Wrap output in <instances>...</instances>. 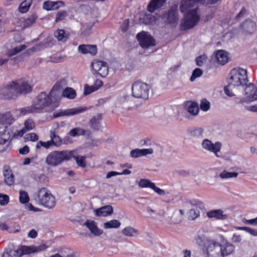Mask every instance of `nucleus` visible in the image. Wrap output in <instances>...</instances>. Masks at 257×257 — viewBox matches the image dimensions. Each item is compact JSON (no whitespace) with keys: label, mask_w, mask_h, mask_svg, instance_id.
Listing matches in <instances>:
<instances>
[{"label":"nucleus","mask_w":257,"mask_h":257,"mask_svg":"<svg viewBox=\"0 0 257 257\" xmlns=\"http://www.w3.org/2000/svg\"><path fill=\"white\" fill-rule=\"evenodd\" d=\"M247 81L245 69L239 67L232 69L229 73L228 85L224 88L225 94L230 97L235 96L242 90Z\"/></svg>","instance_id":"nucleus-1"},{"label":"nucleus","mask_w":257,"mask_h":257,"mask_svg":"<svg viewBox=\"0 0 257 257\" xmlns=\"http://www.w3.org/2000/svg\"><path fill=\"white\" fill-rule=\"evenodd\" d=\"M60 83V82L56 83L49 94L42 92L33 100L32 104L37 112L51 104L53 101L52 98L58 95L59 91L61 90Z\"/></svg>","instance_id":"nucleus-2"},{"label":"nucleus","mask_w":257,"mask_h":257,"mask_svg":"<svg viewBox=\"0 0 257 257\" xmlns=\"http://www.w3.org/2000/svg\"><path fill=\"white\" fill-rule=\"evenodd\" d=\"M73 156V151H54L50 152L45 159L46 164L50 167H57L65 161L70 160Z\"/></svg>","instance_id":"nucleus-3"},{"label":"nucleus","mask_w":257,"mask_h":257,"mask_svg":"<svg viewBox=\"0 0 257 257\" xmlns=\"http://www.w3.org/2000/svg\"><path fill=\"white\" fill-rule=\"evenodd\" d=\"M35 200L39 204L48 209H52L56 205L55 197L47 188L45 187L38 190Z\"/></svg>","instance_id":"nucleus-4"},{"label":"nucleus","mask_w":257,"mask_h":257,"mask_svg":"<svg viewBox=\"0 0 257 257\" xmlns=\"http://www.w3.org/2000/svg\"><path fill=\"white\" fill-rule=\"evenodd\" d=\"M150 88L147 83L141 81L135 82L132 86V95L134 97L146 100L148 98Z\"/></svg>","instance_id":"nucleus-5"},{"label":"nucleus","mask_w":257,"mask_h":257,"mask_svg":"<svg viewBox=\"0 0 257 257\" xmlns=\"http://www.w3.org/2000/svg\"><path fill=\"white\" fill-rule=\"evenodd\" d=\"M185 13L181 26L184 30H188L197 25L199 21L200 17L198 14V11L187 12Z\"/></svg>","instance_id":"nucleus-6"},{"label":"nucleus","mask_w":257,"mask_h":257,"mask_svg":"<svg viewBox=\"0 0 257 257\" xmlns=\"http://www.w3.org/2000/svg\"><path fill=\"white\" fill-rule=\"evenodd\" d=\"M221 244L214 240H208L205 245L203 252L207 257H220Z\"/></svg>","instance_id":"nucleus-7"},{"label":"nucleus","mask_w":257,"mask_h":257,"mask_svg":"<svg viewBox=\"0 0 257 257\" xmlns=\"http://www.w3.org/2000/svg\"><path fill=\"white\" fill-rule=\"evenodd\" d=\"M0 97L6 99H14L18 97L14 81L9 82L0 89Z\"/></svg>","instance_id":"nucleus-8"},{"label":"nucleus","mask_w":257,"mask_h":257,"mask_svg":"<svg viewBox=\"0 0 257 257\" xmlns=\"http://www.w3.org/2000/svg\"><path fill=\"white\" fill-rule=\"evenodd\" d=\"M162 19L165 24L175 27L179 20L177 7H171L162 16Z\"/></svg>","instance_id":"nucleus-9"},{"label":"nucleus","mask_w":257,"mask_h":257,"mask_svg":"<svg viewBox=\"0 0 257 257\" xmlns=\"http://www.w3.org/2000/svg\"><path fill=\"white\" fill-rule=\"evenodd\" d=\"M48 246L45 244H41L39 245H23L21 246L18 249L16 250L18 251L19 257H21L24 255L30 254L31 253H37L46 249Z\"/></svg>","instance_id":"nucleus-10"},{"label":"nucleus","mask_w":257,"mask_h":257,"mask_svg":"<svg viewBox=\"0 0 257 257\" xmlns=\"http://www.w3.org/2000/svg\"><path fill=\"white\" fill-rule=\"evenodd\" d=\"M201 146L205 150L213 153L216 157H220L218 154L222 146L220 142H216L215 143H213L210 140L206 139L202 141Z\"/></svg>","instance_id":"nucleus-11"},{"label":"nucleus","mask_w":257,"mask_h":257,"mask_svg":"<svg viewBox=\"0 0 257 257\" xmlns=\"http://www.w3.org/2000/svg\"><path fill=\"white\" fill-rule=\"evenodd\" d=\"M137 38L141 47L148 48L156 45L155 41L153 37L147 32H142L137 35Z\"/></svg>","instance_id":"nucleus-12"},{"label":"nucleus","mask_w":257,"mask_h":257,"mask_svg":"<svg viewBox=\"0 0 257 257\" xmlns=\"http://www.w3.org/2000/svg\"><path fill=\"white\" fill-rule=\"evenodd\" d=\"M91 66L94 71L102 77L108 74V68L105 62L95 59L91 62Z\"/></svg>","instance_id":"nucleus-13"},{"label":"nucleus","mask_w":257,"mask_h":257,"mask_svg":"<svg viewBox=\"0 0 257 257\" xmlns=\"http://www.w3.org/2000/svg\"><path fill=\"white\" fill-rule=\"evenodd\" d=\"M14 81L18 96L22 94H26L31 92V86L25 79H19L14 80Z\"/></svg>","instance_id":"nucleus-14"},{"label":"nucleus","mask_w":257,"mask_h":257,"mask_svg":"<svg viewBox=\"0 0 257 257\" xmlns=\"http://www.w3.org/2000/svg\"><path fill=\"white\" fill-rule=\"evenodd\" d=\"M198 9L196 0H182L180 2V10L182 13L198 11Z\"/></svg>","instance_id":"nucleus-15"},{"label":"nucleus","mask_w":257,"mask_h":257,"mask_svg":"<svg viewBox=\"0 0 257 257\" xmlns=\"http://www.w3.org/2000/svg\"><path fill=\"white\" fill-rule=\"evenodd\" d=\"M240 29L243 34L245 35H250L256 30V24L253 21L248 19L240 24Z\"/></svg>","instance_id":"nucleus-16"},{"label":"nucleus","mask_w":257,"mask_h":257,"mask_svg":"<svg viewBox=\"0 0 257 257\" xmlns=\"http://www.w3.org/2000/svg\"><path fill=\"white\" fill-rule=\"evenodd\" d=\"M13 133L12 128H8V125H0V145L6 144L9 140Z\"/></svg>","instance_id":"nucleus-17"},{"label":"nucleus","mask_w":257,"mask_h":257,"mask_svg":"<svg viewBox=\"0 0 257 257\" xmlns=\"http://www.w3.org/2000/svg\"><path fill=\"white\" fill-rule=\"evenodd\" d=\"M35 127V123L32 119L28 118L24 122V127L20 131H16L13 134V137H22L27 131H31Z\"/></svg>","instance_id":"nucleus-18"},{"label":"nucleus","mask_w":257,"mask_h":257,"mask_svg":"<svg viewBox=\"0 0 257 257\" xmlns=\"http://www.w3.org/2000/svg\"><path fill=\"white\" fill-rule=\"evenodd\" d=\"M113 208L110 205L104 206L93 210L95 215L97 217H106L110 215L113 213Z\"/></svg>","instance_id":"nucleus-19"},{"label":"nucleus","mask_w":257,"mask_h":257,"mask_svg":"<svg viewBox=\"0 0 257 257\" xmlns=\"http://www.w3.org/2000/svg\"><path fill=\"white\" fill-rule=\"evenodd\" d=\"M78 50L79 52L83 54H89L93 56L95 55L97 52V47L94 45H80L78 46Z\"/></svg>","instance_id":"nucleus-20"},{"label":"nucleus","mask_w":257,"mask_h":257,"mask_svg":"<svg viewBox=\"0 0 257 257\" xmlns=\"http://www.w3.org/2000/svg\"><path fill=\"white\" fill-rule=\"evenodd\" d=\"M84 225L95 236H99L103 233V230L97 227L96 223L93 220H87Z\"/></svg>","instance_id":"nucleus-21"},{"label":"nucleus","mask_w":257,"mask_h":257,"mask_svg":"<svg viewBox=\"0 0 257 257\" xmlns=\"http://www.w3.org/2000/svg\"><path fill=\"white\" fill-rule=\"evenodd\" d=\"M244 94L248 99L253 100L257 99V88L251 83L247 85L244 88Z\"/></svg>","instance_id":"nucleus-22"},{"label":"nucleus","mask_w":257,"mask_h":257,"mask_svg":"<svg viewBox=\"0 0 257 257\" xmlns=\"http://www.w3.org/2000/svg\"><path fill=\"white\" fill-rule=\"evenodd\" d=\"M3 174L5 183L9 186L13 185L15 182V177L8 166H4Z\"/></svg>","instance_id":"nucleus-23"},{"label":"nucleus","mask_w":257,"mask_h":257,"mask_svg":"<svg viewBox=\"0 0 257 257\" xmlns=\"http://www.w3.org/2000/svg\"><path fill=\"white\" fill-rule=\"evenodd\" d=\"M235 246L232 244L226 242L224 245L221 244V251L220 257L227 256L234 252Z\"/></svg>","instance_id":"nucleus-24"},{"label":"nucleus","mask_w":257,"mask_h":257,"mask_svg":"<svg viewBox=\"0 0 257 257\" xmlns=\"http://www.w3.org/2000/svg\"><path fill=\"white\" fill-rule=\"evenodd\" d=\"M167 0H151L148 5L147 9L151 13L162 7Z\"/></svg>","instance_id":"nucleus-25"},{"label":"nucleus","mask_w":257,"mask_h":257,"mask_svg":"<svg viewBox=\"0 0 257 257\" xmlns=\"http://www.w3.org/2000/svg\"><path fill=\"white\" fill-rule=\"evenodd\" d=\"M14 120V119L10 112L0 114V125H6L8 126V128H12L11 124Z\"/></svg>","instance_id":"nucleus-26"},{"label":"nucleus","mask_w":257,"mask_h":257,"mask_svg":"<svg viewBox=\"0 0 257 257\" xmlns=\"http://www.w3.org/2000/svg\"><path fill=\"white\" fill-rule=\"evenodd\" d=\"M153 153L152 149H136L131 152V156L133 158H139L148 154H152Z\"/></svg>","instance_id":"nucleus-27"},{"label":"nucleus","mask_w":257,"mask_h":257,"mask_svg":"<svg viewBox=\"0 0 257 257\" xmlns=\"http://www.w3.org/2000/svg\"><path fill=\"white\" fill-rule=\"evenodd\" d=\"M215 57L217 62L221 65H224L228 61L227 53L223 50H220L216 52Z\"/></svg>","instance_id":"nucleus-28"},{"label":"nucleus","mask_w":257,"mask_h":257,"mask_svg":"<svg viewBox=\"0 0 257 257\" xmlns=\"http://www.w3.org/2000/svg\"><path fill=\"white\" fill-rule=\"evenodd\" d=\"M184 107L187 111L192 115H196L199 111V107L197 103L192 101L186 102Z\"/></svg>","instance_id":"nucleus-29"},{"label":"nucleus","mask_w":257,"mask_h":257,"mask_svg":"<svg viewBox=\"0 0 257 257\" xmlns=\"http://www.w3.org/2000/svg\"><path fill=\"white\" fill-rule=\"evenodd\" d=\"M102 84L103 83L101 80H97L95 81L94 85L89 86L87 84H85L84 87V94L87 95L96 91L102 85Z\"/></svg>","instance_id":"nucleus-30"},{"label":"nucleus","mask_w":257,"mask_h":257,"mask_svg":"<svg viewBox=\"0 0 257 257\" xmlns=\"http://www.w3.org/2000/svg\"><path fill=\"white\" fill-rule=\"evenodd\" d=\"M50 141L53 146L56 147H60L63 144L62 139L58 136L55 130H51L50 131Z\"/></svg>","instance_id":"nucleus-31"},{"label":"nucleus","mask_w":257,"mask_h":257,"mask_svg":"<svg viewBox=\"0 0 257 257\" xmlns=\"http://www.w3.org/2000/svg\"><path fill=\"white\" fill-rule=\"evenodd\" d=\"M102 119V114H97L93 116L89 121V124L91 128L97 131L100 126V121Z\"/></svg>","instance_id":"nucleus-32"},{"label":"nucleus","mask_w":257,"mask_h":257,"mask_svg":"<svg viewBox=\"0 0 257 257\" xmlns=\"http://www.w3.org/2000/svg\"><path fill=\"white\" fill-rule=\"evenodd\" d=\"M139 20L140 23L149 25L155 22L157 18L151 14H145L141 16Z\"/></svg>","instance_id":"nucleus-33"},{"label":"nucleus","mask_w":257,"mask_h":257,"mask_svg":"<svg viewBox=\"0 0 257 257\" xmlns=\"http://www.w3.org/2000/svg\"><path fill=\"white\" fill-rule=\"evenodd\" d=\"M207 215L209 218L215 217L218 219H225L227 216L223 214L222 210L220 209L213 210L207 213Z\"/></svg>","instance_id":"nucleus-34"},{"label":"nucleus","mask_w":257,"mask_h":257,"mask_svg":"<svg viewBox=\"0 0 257 257\" xmlns=\"http://www.w3.org/2000/svg\"><path fill=\"white\" fill-rule=\"evenodd\" d=\"M87 108L86 107H77V108H70L68 109H66L63 110L61 112V115L63 116H69L75 115L79 113H81L85 110H86Z\"/></svg>","instance_id":"nucleus-35"},{"label":"nucleus","mask_w":257,"mask_h":257,"mask_svg":"<svg viewBox=\"0 0 257 257\" xmlns=\"http://www.w3.org/2000/svg\"><path fill=\"white\" fill-rule=\"evenodd\" d=\"M122 234L128 237L137 236L139 234V231L131 226H127L122 230Z\"/></svg>","instance_id":"nucleus-36"},{"label":"nucleus","mask_w":257,"mask_h":257,"mask_svg":"<svg viewBox=\"0 0 257 257\" xmlns=\"http://www.w3.org/2000/svg\"><path fill=\"white\" fill-rule=\"evenodd\" d=\"M87 132V131L81 128L80 127H75L71 130L69 133L68 135L73 137H78L81 135H84L85 133ZM90 134L89 131H88V135Z\"/></svg>","instance_id":"nucleus-37"},{"label":"nucleus","mask_w":257,"mask_h":257,"mask_svg":"<svg viewBox=\"0 0 257 257\" xmlns=\"http://www.w3.org/2000/svg\"><path fill=\"white\" fill-rule=\"evenodd\" d=\"M26 48L27 46L25 45H19L13 49L9 50L7 52V55L9 57H12L24 50Z\"/></svg>","instance_id":"nucleus-38"},{"label":"nucleus","mask_w":257,"mask_h":257,"mask_svg":"<svg viewBox=\"0 0 257 257\" xmlns=\"http://www.w3.org/2000/svg\"><path fill=\"white\" fill-rule=\"evenodd\" d=\"M204 130L202 128H193L190 131V134L192 137L196 139H201L203 138Z\"/></svg>","instance_id":"nucleus-39"},{"label":"nucleus","mask_w":257,"mask_h":257,"mask_svg":"<svg viewBox=\"0 0 257 257\" xmlns=\"http://www.w3.org/2000/svg\"><path fill=\"white\" fill-rule=\"evenodd\" d=\"M76 95L75 91L72 88L67 87L62 92V96L69 99H74Z\"/></svg>","instance_id":"nucleus-40"},{"label":"nucleus","mask_w":257,"mask_h":257,"mask_svg":"<svg viewBox=\"0 0 257 257\" xmlns=\"http://www.w3.org/2000/svg\"><path fill=\"white\" fill-rule=\"evenodd\" d=\"M21 115H24L28 113H32L37 112L33 104L31 106H29L24 108H21L17 110Z\"/></svg>","instance_id":"nucleus-41"},{"label":"nucleus","mask_w":257,"mask_h":257,"mask_svg":"<svg viewBox=\"0 0 257 257\" xmlns=\"http://www.w3.org/2000/svg\"><path fill=\"white\" fill-rule=\"evenodd\" d=\"M121 224V223L117 220L112 219L109 221L105 222L103 224V226L106 229L108 228H118Z\"/></svg>","instance_id":"nucleus-42"},{"label":"nucleus","mask_w":257,"mask_h":257,"mask_svg":"<svg viewBox=\"0 0 257 257\" xmlns=\"http://www.w3.org/2000/svg\"><path fill=\"white\" fill-rule=\"evenodd\" d=\"M76 161L77 164L82 168H85L86 167V157L80 155L74 156V152L73 151L72 157Z\"/></svg>","instance_id":"nucleus-43"},{"label":"nucleus","mask_w":257,"mask_h":257,"mask_svg":"<svg viewBox=\"0 0 257 257\" xmlns=\"http://www.w3.org/2000/svg\"><path fill=\"white\" fill-rule=\"evenodd\" d=\"M32 3V0H25L20 5L19 9L21 13L27 12Z\"/></svg>","instance_id":"nucleus-44"},{"label":"nucleus","mask_w":257,"mask_h":257,"mask_svg":"<svg viewBox=\"0 0 257 257\" xmlns=\"http://www.w3.org/2000/svg\"><path fill=\"white\" fill-rule=\"evenodd\" d=\"M238 173L229 172L226 170H224L219 174V176L222 179H228L231 178H236L238 176Z\"/></svg>","instance_id":"nucleus-45"},{"label":"nucleus","mask_w":257,"mask_h":257,"mask_svg":"<svg viewBox=\"0 0 257 257\" xmlns=\"http://www.w3.org/2000/svg\"><path fill=\"white\" fill-rule=\"evenodd\" d=\"M55 36L58 41L63 42H65L67 39V37L66 36L65 32L63 30H58L55 33Z\"/></svg>","instance_id":"nucleus-46"},{"label":"nucleus","mask_w":257,"mask_h":257,"mask_svg":"<svg viewBox=\"0 0 257 257\" xmlns=\"http://www.w3.org/2000/svg\"><path fill=\"white\" fill-rule=\"evenodd\" d=\"M154 184L149 180L142 179L140 181L139 186L142 188H150L152 189Z\"/></svg>","instance_id":"nucleus-47"},{"label":"nucleus","mask_w":257,"mask_h":257,"mask_svg":"<svg viewBox=\"0 0 257 257\" xmlns=\"http://www.w3.org/2000/svg\"><path fill=\"white\" fill-rule=\"evenodd\" d=\"M37 18V16L35 14H33L26 19L24 22V27H28L32 26L35 23Z\"/></svg>","instance_id":"nucleus-48"},{"label":"nucleus","mask_w":257,"mask_h":257,"mask_svg":"<svg viewBox=\"0 0 257 257\" xmlns=\"http://www.w3.org/2000/svg\"><path fill=\"white\" fill-rule=\"evenodd\" d=\"M52 144L50 141L47 142L39 141L37 143L36 148L37 150L40 149L42 147H44L46 149H49L52 146Z\"/></svg>","instance_id":"nucleus-49"},{"label":"nucleus","mask_w":257,"mask_h":257,"mask_svg":"<svg viewBox=\"0 0 257 257\" xmlns=\"http://www.w3.org/2000/svg\"><path fill=\"white\" fill-rule=\"evenodd\" d=\"M67 16V13L66 11L62 10L58 12L56 15L55 22H59L65 19Z\"/></svg>","instance_id":"nucleus-50"},{"label":"nucleus","mask_w":257,"mask_h":257,"mask_svg":"<svg viewBox=\"0 0 257 257\" xmlns=\"http://www.w3.org/2000/svg\"><path fill=\"white\" fill-rule=\"evenodd\" d=\"M199 216V211L198 210L190 209L188 212V218L189 220H194Z\"/></svg>","instance_id":"nucleus-51"},{"label":"nucleus","mask_w":257,"mask_h":257,"mask_svg":"<svg viewBox=\"0 0 257 257\" xmlns=\"http://www.w3.org/2000/svg\"><path fill=\"white\" fill-rule=\"evenodd\" d=\"M20 201L22 203H27L29 201V197L28 193L24 191L20 192Z\"/></svg>","instance_id":"nucleus-52"},{"label":"nucleus","mask_w":257,"mask_h":257,"mask_svg":"<svg viewBox=\"0 0 257 257\" xmlns=\"http://www.w3.org/2000/svg\"><path fill=\"white\" fill-rule=\"evenodd\" d=\"M203 74L202 70L200 68H196L193 72L190 77V81H193L196 78L201 76Z\"/></svg>","instance_id":"nucleus-53"},{"label":"nucleus","mask_w":257,"mask_h":257,"mask_svg":"<svg viewBox=\"0 0 257 257\" xmlns=\"http://www.w3.org/2000/svg\"><path fill=\"white\" fill-rule=\"evenodd\" d=\"M183 217L181 215H179L177 212H174L173 216L171 217V219L173 223L178 224L180 223L182 220Z\"/></svg>","instance_id":"nucleus-54"},{"label":"nucleus","mask_w":257,"mask_h":257,"mask_svg":"<svg viewBox=\"0 0 257 257\" xmlns=\"http://www.w3.org/2000/svg\"><path fill=\"white\" fill-rule=\"evenodd\" d=\"M235 228L238 230H245L252 235L257 236V230L256 229H252L251 228H249V227H246V226L236 227H235Z\"/></svg>","instance_id":"nucleus-55"},{"label":"nucleus","mask_w":257,"mask_h":257,"mask_svg":"<svg viewBox=\"0 0 257 257\" xmlns=\"http://www.w3.org/2000/svg\"><path fill=\"white\" fill-rule=\"evenodd\" d=\"M200 107L201 110L207 111L210 108V103L206 99L201 100Z\"/></svg>","instance_id":"nucleus-56"},{"label":"nucleus","mask_w":257,"mask_h":257,"mask_svg":"<svg viewBox=\"0 0 257 257\" xmlns=\"http://www.w3.org/2000/svg\"><path fill=\"white\" fill-rule=\"evenodd\" d=\"M9 202V197L8 195L4 194H0V205L5 206Z\"/></svg>","instance_id":"nucleus-57"},{"label":"nucleus","mask_w":257,"mask_h":257,"mask_svg":"<svg viewBox=\"0 0 257 257\" xmlns=\"http://www.w3.org/2000/svg\"><path fill=\"white\" fill-rule=\"evenodd\" d=\"M94 25V23L87 26L81 32V35L84 36H88L91 33V29Z\"/></svg>","instance_id":"nucleus-58"},{"label":"nucleus","mask_w":257,"mask_h":257,"mask_svg":"<svg viewBox=\"0 0 257 257\" xmlns=\"http://www.w3.org/2000/svg\"><path fill=\"white\" fill-rule=\"evenodd\" d=\"M26 138L27 140L33 142H36L39 140L38 136L35 133L28 134L26 135Z\"/></svg>","instance_id":"nucleus-59"},{"label":"nucleus","mask_w":257,"mask_h":257,"mask_svg":"<svg viewBox=\"0 0 257 257\" xmlns=\"http://www.w3.org/2000/svg\"><path fill=\"white\" fill-rule=\"evenodd\" d=\"M2 257H19L18 251L16 250H10L8 252H5L3 253Z\"/></svg>","instance_id":"nucleus-60"},{"label":"nucleus","mask_w":257,"mask_h":257,"mask_svg":"<svg viewBox=\"0 0 257 257\" xmlns=\"http://www.w3.org/2000/svg\"><path fill=\"white\" fill-rule=\"evenodd\" d=\"M53 2L47 1L43 3V8L47 11H53Z\"/></svg>","instance_id":"nucleus-61"},{"label":"nucleus","mask_w":257,"mask_h":257,"mask_svg":"<svg viewBox=\"0 0 257 257\" xmlns=\"http://www.w3.org/2000/svg\"><path fill=\"white\" fill-rule=\"evenodd\" d=\"M53 11L58 10L60 7H63L65 3L62 1L53 2Z\"/></svg>","instance_id":"nucleus-62"},{"label":"nucleus","mask_w":257,"mask_h":257,"mask_svg":"<svg viewBox=\"0 0 257 257\" xmlns=\"http://www.w3.org/2000/svg\"><path fill=\"white\" fill-rule=\"evenodd\" d=\"M206 58L207 57L205 55L197 57L196 59L197 65L198 66H202L203 64L204 61L205 60Z\"/></svg>","instance_id":"nucleus-63"},{"label":"nucleus","mask_w":257,"mask_h":257,"mask_svg":"<svg viewBox=\"0 0 257 257\" xmlns=\"http://www.w3.org/2000/svg\"><path fill=\"white\" fill-rule=\"evenodd\" d=\"M152 189L159 195L164 196L166 195L165 191L156 187L155 183L153 185Z\"/></svg>","instance_id":"nucleus-64"}]
</instances>
